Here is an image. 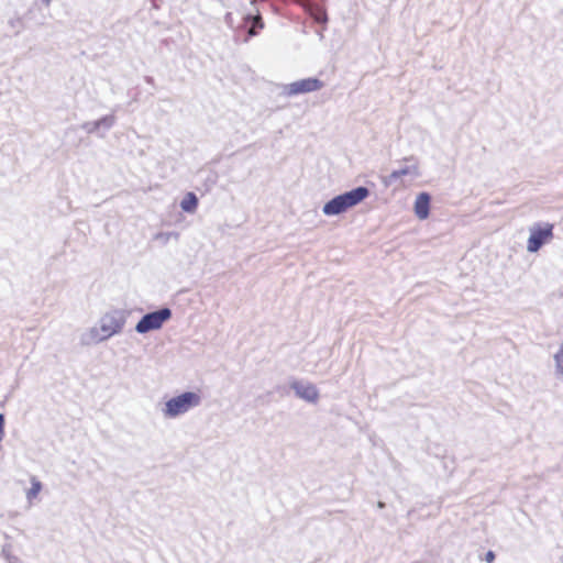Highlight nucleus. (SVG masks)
I'll return each mask as SVG.
<instances>
[{
    "label": "nucleus",
    "instance_id": "21",
    "mask_svg": "<svg viewBox=\"0 0 563 563\" xmlns=\"http://www.w3.org/2000/svg\"><path fill=\"white\" fill-rule=\"evenodd\" d=\"M231 18V14H227V21H229V19Z\"/></svg>",
    "mask_w": 563,
    "mask_h": 563
},
{
    "label": "nucleus",
    "instance_id": "3",
    "mask_svg": "<svg viewBox=\"0 0 563 563\" xmlns=\"http://www.w3.org/2000/svg\"><path fill=\"white\" fill-rule=\"evenodd\" d=\"M202 397L197 391H185L169 398L161 409L165 419H176L201 405Z\"/></svg>",
    "mask_w": 563,
    "mask_h": 563
},
{
    "label": "nucleus",
    "instance_id": "18",
    "mask_svg": "<svg viewBox=\"0 0 563 563\" xmlns=\"http://www.w3.org/2000/svg\"><path fill=\"white\" fill-rule=\"evenodd\" d=\"M494 560H495V554H494V552H493V551H488V552L486 553V555H485V561H486L487 563H493V562H494Z\"/></svg>",
    "mask_w": 563,
    "mask_h": 563
},
{
    "label": "nucleus",
    "instance_id": "12",
    "mask_svg": "<svg viewBox=\"0 0 563 563\" xmlns=\"http://www.w3.org/2000/svg\"><path fill=\"white\" fill-rule=\"evenodd\" d=\"M42 489V483L35 477H31V488L26 490V499L29 503H32L34 498L37 497Z\"/></svg>",
    "mask_w": 563,
    "mask_h": 563
},
{
    "label": "nucleus",
    "instance_id": "19",
    "mask_svg": "<svg viewBox=\"0 0 563 563\" xmlns=\"http://www.w3.org/2000/svg\"><path fill=\"white\" fill-rule=\"evenodd\" d=\"M42 2L45 4V5H49L52 0H42Z\"/></svg>",
    "mask_w": 563,
    "mask_h": 563
},
{
    "label": "nucleus",
    "instance_id": "20",
    "mask_svg": "<svg viewBox=\"0 0 563 563\" xmlns=\"http://www.w3.org/2000/svg\"><path fill=\"white\" fill-rule=\"evenodd\" d=\"M384 507H385V504H384V503H382V501H379V503H378V508H384Z\"/></svg>",
    "mask_w": 563,
    "mask_h": 563
},
{
    "label": "nucleus",
    "instance_id": "2",
    "mask_svg": "<svg viewBox=\"0 0 563 563\" xmlns=\"http://www.w3.org/2000/svg\"><path fill=\"white\" fill-rule=\"evenodd\" d=\"M368 195L369 190L366 187H356L325 202L322 207V212L328 217L340 216L361 203Z\"/></svg>",
    "mask_w": 563,
    "mask_h": 563
},
{
    "label": "nucleus",
    "instance_id": "15",
    "mask_svg": "<svg viewBox=\"0 0 563 563\" xmlns=\"http://www.w3.org/2000/svg\"><path fill=\"white\" fill-rule=\"evenodd\" d=\"M81 129L88 134H93V133L99 132L97 120L82 123Z\"/></svg>",
    "mask_w": 563,
    "mask_h": 563
},
{
    "label": "nucleus",
    "instance_id": "9",
    "mask_svg": "<svg viewBox=\"0 0 563 563\" xmlns=\"http://www.w3.org/2000/svg\"><path fill=\"white\" fill-rule=\"evenodd\" d=\"M431 197L428 192H420L415 200L413 211L419 220H426L430 213Z\"/></svg>",
    "mask_w": 563,
    "mask_h": 563
},
{
    "label": "nucleus",
    "instance_id": "1",
    "mask_svg": "<svg viewBox=\"0 0 563 563\" xmlns=\"http://www.w3.org/2000/svg\"><path fill=\"white\" fill-rule=\"evenodd\" d=\"M129 312L125 309L114 308L104 312L95 327L89 328L81 335V343L86 345L98 344L122 333Z\"/></svg>",
    "mask_w": 563,
    "mask_h": 563
},
{
    "label": "nucleus",
    "instance_id": "10",
    "mask_svg": "<svg viewBox=\"0 0 563 563\" xmlns=\"http://www.w3.org/2000/svg\"><path fill=\"white\" fill-rule=\"evenodd\" d=\"M553 376L556 380L563 382V340L553 353Z\"/></svg>",
    "mask_w": 563,
    "mask_h": 563
},
{
    "label": "nucleus",
    "instance_id": "7",
    "mask_svg": "<svg viewBox=\"0 0 563 563\" xmlns=\"http://www.w3.org/2000/svg\"><path fill=\"white\" fill-rule=\"evenodd\" d=\"M322 87L323 82L321 80L317 78H305L286 85L283 92L288 97H292L301 93L313 92L320 90Z\"/></svg>",
    "mask_w": 563,
    "mask_h": 563
},
{
    "label": "nucleus",
    "instance_id": "16",
    "mask_svg": "<svg viewBox=\"0 0 563 563\" xmlns=\"http://www.w3.org/2000/svg\"><path fill=\"white\" fill-rule=\"evenodd\" d=\"M172 235L177 236V234H174L172 232H167V233H159V234H157L156 239H159V240H163L164 242H167Z\"/></svg>",
    "mask_w": 563,
    "mask_h": 563
},
{
    "label": "nucleus",
    "instance_id": "4",
    "mask_svg": "<svg viewBox=\"0 0 563 563\" xmlns=\"http://www.w3.org/2000/svg\"><path fill=\"white\" fill-rule=\"evenodd\" d=\"M421 176L419 161L413 156L405 157L401 161V166L393 170L389 175L382 177V183L385 187H390L397 183L402 184L404 178L408 177L410 180L417 179Z\"/></svg>",
    "mask_w": 563,
    "mask_h": 563
},
{
    "label": "nucleus",
    "instance_id": "6",
    "mask_svg": "<svg viewBox=\"0 0 563 563\" xmlns=\"http://www.w3.org/2000/svg\"><path fill=\"white\" fill-rule=\"evenodd\" d=\"M172 318V310L169 308H162L159 310L144 314L135 325V331L140 334L150 331L158 330L163 324Z\"/></svg>",
    "mask_w": 563,
    "mask_h": 563
},
{
    "label": "nucleus",
    "instance_id": "14",
    "mask_svg": "<svg viewBox=\"0 0 563 563\" xmlns=\"http://www.w3.org/2000/svg\"><path fill=\"white\" fill-rule=\"evenodd\" d=\"M247 19L250 20L251 15H247ZM263 26H264V24H263L261 15L253 16L252 18V27L249 30V34L251 36H254L256 34L255 29L256 27L263 29Z\"/></svg>",
    "mask_w": 563,
    "mask_h": 563
},
{
    "label": "nucleus",
    "instance_id": "13",
    "mask_svg": "<svg viewBox=\"0 0 563 563\" xmlns=\"http://www.w3.org/2000/svg\"><path fill=\"white\" fill-rule=\"evenodd\" d=\"M114 123H115V118L112 114L104 115L101 119L97 120L99 131L102 130L103 132L109 131L114 125Z\"/></svg>",
    "mask_w": 563,
    "mask_h": 563
},
{
    "label": "nucleus",
    "instance_id": "5",
    "mask_svg": "<svg viewBox=\"0 0 563 563\" xmlns=\"http://www.w3.org/2000/svg\"><path fill=\"white\" fill-rule=\"evenodd\" d=\"M554 225L549 222H537L529 227V238L527 241V251L537 253L543 245L553 240Z\"/></svg>",
    "mask_w": 563,
    "mask_h": 563
},
{
    "label": "nucleus",
    "instance_id": "8",
    "mask_svg": "<svg viewBox=\"0 0 563 563\" xmlns=\"http://www.w3.org/2000/svg\"><path fill=\"white\" fill-rule=\"evenodd\" d=\"M290 388L295 391L297 397L308 402L316 404L319 399V391L311 383L294 380L290 383Z\"/></svg>",
    "mask_w": 563,
    "mask_h": 563
},
{
    "label": "nucleus",
    "instance_id": "11",
    "mask_svg": "<svg viewBox=\"0 0 563 563\" xmlns=\"http://www.w3.org/2000/svg\"><path fill=\"white\" fill-rule=\"evenodd\" d=\"M197 206H198V199H197L196 195L192 192L187 194L186 197L180 202V208L185 212H189V213L195 212L197 209Z\"/></svg>",
    "mask_w": 563,
    "mask_h": 563
},
{
    "label": "nucleus",
    "instance_id": "17",
    "mask_svg": "<svg viewBox=\"0 0 563 563\" xmlns=\"http://www.w3.org/2000/svg\"><path fill=\"white\" fill-rule=\"evenodd\" d=\"M4 437V415L0 413V441Z\"/></svg>",
    "mask_w": 563,
    "mask_h": 563
}]
</instances>
